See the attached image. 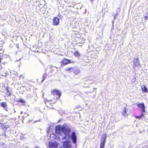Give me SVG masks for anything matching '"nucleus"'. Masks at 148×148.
Returning a JSON list of instances; mask_svg holds the SVG:
<instances>
[{
	"label": "nucleus",
	"instance_id": "nucleus-8",
	"mask_svg": "<svg viewBox=\"0 0 148 148\" xmlns=\"http://www.w3.org/2000/svg\"><path fill=\"white\" fill-rule=\"evenodd\" d=\"M49 148H58V145L56 142H50L49 143Z\"/></svg>",
	"mask_w": 148,
	"mask_h": 148
},
{
	"label": "nucleus",
	"instance_id": "nucleus-6",
	"mask_svg": "<svg viewBox=\"0 0 148 148\" xmlns=\"http://www.w3.org/2000/svg\"><path fill=\"white\" fill-rule=\"evenodd\" d=\"M65 135H68L69 136V134L71 133V130L69 127H66L65 126H63L62 131Z\"/></svg>",
	"mask_w": 148,
	"mask_h": 148
},
{
	"label": "nucleus",
	"instance_id": "nucleus-19",
	"mask_svg": "<svg viewBox=\"0 0 148 148\" xmlns=\"http://www.w3.org/2000/svg\"><path fill=\"white\" fill-rule=\"evenodd\" d=\"M17 102H20V103H25V102L24 100L23 99H19L17 101Z\"/></svg>",
	"mask_w": 148,
	"mask_h": 148
},
{
	"label": "nucleus",
	"instance_id": "nucleus-14",
	"mask_svg": "<svg viewBox=\"0 0 148 148\" xmlns=\"http://www.w3.org/2000/svg\"><path fill=\"white\" fill-rule=\"evenodd\" d=\"M141 89L142 91L146 93H148V90L146 86L145 85H143L141 86Z\"/></svg>",
	"mask_w": 148,
	"mask_h": 148
},
{
	"label": "nucleus",
	"instance_id": "nucleus-28",
	"mask_svg": "<svg viewBox=\"0 0 148 148\" xmlns=\"http://www.w3.org/2000/svg\"><path fill=\"white\" fill-rule=\"evenodd\" d=\"M90 1L91 2H93L94 1V0H90Z\"/></svg>",
	"mask_w": 148,
	"mask_h": 148
},
{
	"label": "nucleus",
	"instance_id": "nucleus-16",
	"mask_svg": "<svg viewBox=\"0 0 148 148\" xmlns=\"http://www.w3.org/2000/svg\"><path fill=\"white\" fill-rule=\"evenodd\" d=\"M90 57L92 58L96 59L97 57V56L96 52L92 51L90 54Z\"/></svg>",
	"mask_w": 148,
	"mask_h": 148
},
{
	"label": "nucleus",
	"instance_id": "nucleus-24",
	"mask_svg": "<svg viewBox=\"0 0 148 148\" xmlns=\"http://www.w3.org/2000/svg\"><path fill=\"white\" fill-rule=\"evenodd\" d=\"M3 59V56H0V66H1V60Z\"/></svg>",
	"mask_w": 148,
	"mask_h": 148
},
{
	"label": "nucleus",
	"instance_id": "nucleus-12",
	"mask_svg": "<svg viewBox=\"0 0 148 148\" xmlns=\"http://www.w3.org/2000/svg\"><path fill=\"white\" fill-rule=\"evenodd\" d=\"M133 62V64L134 66H138L139 64V61L138 58L134 59Z\"/></svg>",
	"mask_w": 148,
	"mask_h": 148
},
{
	"label": "nucleus",
	"instance_id": "nucleus-18",
	"mask_svg": "<svg viewBox=\"0 0 148 148\" xmlns=\"http://www.w3.org/2000/svg\"><path fill=\"white\" fill-rule=\"evenodd\" d=\"M74 56L77 57H79L80 56V54L78 51H77L74 52L73 54Z\"/></svg>",
	"mask_w": 148,
	"mask_h": 148
},
{
	"label": "nucleus",
	"instance_id": "nucleus-17",
	"mask_svg": "<svg viewBox=\"0 0 148 148\" xmlns=\"http://www.w3.org/2000/svg\"><path fill=\"white\" fill-rule=\"evenodd\" d=\"M0 106L3 108H7L6 103L5 102H2L0 103Z\"/></svg>",
	"mask_w": 148,
	"mask_h": 148
},
{
	"label": "nucleus",
	"instance_id": "nucleus-7",
	"mask_svg": "<svg viewBox=\"0 0 148 148\" xmlns=\"http://www.w3.org/2000/svg\"><path fill=\"white\" fill-rule=\"evenodd\" d=\"M59 18L55 17L53 18V25L54 26H57L59 24Z\"/></svg>",
	"mask_w": 148,
	"mask_h": 148
},
{
	"label": "nucleus",
	"instance_id": "nucleus-29",
	"mask_svg": "<svg viewBox=\"0 0 148 148\" xmlns=\"http://www.w3.org/2000/svg\"><path fill=\"white\" fill-rule=\"evenodd\" d=\"M17 47L18 48L19 47H18V46H17Z\"/></svg>",
	"mask_w": 148,
	"mask_h": 148
},
{
	"label": "nucleus",
	"instance_id": "nucleus-22",
	"mask_svg": "<svg viewBox=\"0 0 148 148\" xmlns=\"http://www.w3.org/2000/svg\"><path fill=\"white\" fill-rule=\"evenodd\" d=\"M143 115V114H142L141 115H139L138 116H136L135 117L136 119L137 118H139L140 119L141 117Z\"/></svg>",
	"mask_w": 148,
	"mask_h": 148
},
{
	"label": "nucleus",
	"instance_id": "nucleus-15",
	"mask_svg": "<svg viewBox=\"0 0 148 148\" xmlns=\"http://www.w3.org/2000/svg\"><path fill=\"white\" fill-rule=\"evenodd\" d=\"M9 87L8 86L5 87V89L7 90V92L6 93V97H9L11 95V94L9 90Z\"/></svg>",
	"mask_w": 148,
	"mask_h": 148
},
{
	"label": "nucleus",
	"instance_id": "nucleus-26",
	"mask_svg": "<svg viewBox=\"0 0 148 148\" xmlns=\"http://www.w3.org/2000/svg\"><path fill=\"white\" fill-rule=\"evenodd\" d=\"M43 79H42V80H44L45 78V76H43Z\"/></svg>",
	"mask_w": 148,
	"mask_h": 148
},
{
	"label": "nucleus",
	"instance_id": "nucleus-3",
	"mask_svg": "<svg viewBox=\"0 0 148 148\" xmlns=\"http://www.w3.org/2000/svg\"><path fill=\"white\" fill-rule=\"evenodd\" d=\"M106 134L103 135L101 138V141L100 143L99 148H104L106 142Z\"/></svg>",
	"mask_w": 148,
	"mask_h": 148
},
{
	"label": "nucleus",
	"instance_id": "nucleus-23",
	"mask_svg": "<svg viewBox=\"0 0 148 148\" xmlns=\"http://www.w3.org/2000/svg\"><path fill=\"white\" fill-rule=\"evenodd\" d=\"M26 86H30V87H32V86L31 85V84L29 83H26Z\"/></svg>",
	"mask_w": 148,
	"mask_h": 148
},
{
	"label": "nucleus",
	"instance_id": "nucleus-27",
	"mask_svg": "<svg viewBox=\"0 0 148 148\" xmlns=\"http://www.w3.org/2000/svg\"><path fill=\"white\" fill-rule=\"evenodd\" d=\"M66 138V136H64V137L62 139H65Z\"/></svg>",
	"mask_w": 148,
	"mask_h": 148
},
{
	"label": "nucleus",
	"instance_id": "nucleus-21",
	"mask_svg": "<svg viewBox=\"0 0 148 148\" xmlns=\"http://www.w3.org/2000/svg\"><path fill=\"white\" fill-rule=\"evenodd\" d=\"M80 72V71L78 69H77L75 70L73 72V73L75 75H77Z\"/></svg>",
	"mask_w": 148,
	"mask_h": 148
},
{
	"label": "nucleus",
	"instance_id": "nucleus-1",
	"mask_svg": "<svg viewBox=\"0 0 148 148\" xmlns=\"http://www.w3.org/2000/svg\"><path fill=\"white\" fill-rule=\"evenodd\" d=\"M74 62V61H71L70 60L64 58L60 62L61 64L60 67L62 68L66 65L71 63H73Z\"/></svg>",
	"mask_w": 148,
	"mask_h": 148
},
{
	"label": "nucleus",
	"instance_id": "nucleus-4",
	"mask_svg": "<svg viewBox=\"0 0 148 148\" xmlns=\"http://www.w3.org/2000/svg\"><path fill=\"white\" fill-rule=\"evenodd\" d=\"M55 102H56L55 101H53L52 100H48L47 99L45 100V102L46 105L47 107L49 108H51L52 109L53 108V107H52L53 106V105L54 104Z\"/></svg>",
	"mask_w": 148,
	"mask_h": 148
},
{
	"label": "nucleus",
	"instance_id": "nucleus-30",
	"mask_svg": "<svg viewBox=\"0 0 148 148\" xmlns=\"http://www.w3.org/2000/svg\"><path fill=\"white\" fill-rule=\"evenodd\" d=\"M0 124H1V125H2V123H0Z\"/></svg>",
	"mask_w": 148,
	"mask_h": 148
},
{
	"label": "nucleus",
	"instance_id": "nucleus-20",
	"mask_svg": "<svg viewBox=\"0 0 148 148\" xmlns=\"http://www.w3.org/2000/svg\"><path fill=\"white\" fill-rule=\"evenodd\" d=\"M73 69V68L72 67H68L66 69H65V71H72V69Z\"/></svg>",
	"mask_w": 148,
	"mask_h": 148
},
{
	"label": "nucleus",
	"instance_id": "nucleus-10",
	"mask_svg": "<svg viewBox=\"0 0 148 148\" xmlns=\"http://www.w3.org/2000/svg\"><path fill=\"white\" fill-rule=\"evenodd\" d=\"M71 136L73 143L75 144L77 142V137L75 132H72Z\"/></svg>",
	"mask_w": 148,
	"mask_h": 148
},
{
	"label": "nucleus",
	"instance_id": "nucleus-25",
	"mask_svg": "<svg viewBox=\"0 0 148 148\" xmlns=\"http://www.w3.org/2000/svg\"><path fill=\"white\" fill-rule=\"evenodd\" d=\"M144 18L145 19H146V20L148 19V15H147V16H144Z\"/></svg>",
	"mask_w": 148,
	"mask_h": 148
},
{
	"label": "nucleus",
	"instance_id": "nucleus-13",
	"mask_svg": "<svg viewBox=\"0 0 148 148\" xmlns=\"http://www.w3.org/2000/svg\"><path fill=\"white\" fill-rule=\"evenodd\" d=\"M69 141L68 140L64 141L63 142V146L65 148H68L69 146Z\"/></svg>",
	"mask_w": 148,
	"mask_h": 148
},
{
	"label": "nucleus",
	"instance_id": "nucleus-5",
	"mask_svg": "<svg viewBox=\"0 0 148 148\" xmlns=\"http://www.w3.org/2000/svg\"><path fill=\"white\" fill-rule=\"evenodd\" d=\"M63 126L60 125H58L55 127V132L56 134H61L62 131Z\"/></svg>",
	"mask_w": 148,
	"mask_h": 148
},
{
	"label": "nucleus",
	"instance_id": "nucleus-2",
	"mask_svg": "<svg viewBox=\"0 0 148 148\" xmlns=\"http://www.w3.org/2000/svg\"><path fill=\"white\" fill-rule=\"evenodd\" d=\"M51 94L55 96H57L58 99H59L61 95L60 91L57 89H55L51 91Z\"/></svg>",
	"mask_w": 148,
	"mask_h": 148
},
{
	"label": "nucleus",
	"instance_id": "nucleus-9",
	"mask_svg": "<svg viewBox=\"0 0 148 148\" xmlns=\"http://www.w3.org/2000/svg\"><path fill=\"white\" fill-rule=\"evenodd\" d=\"M137 106L139 108L141 109L143 112H145V106L143 103H138L137 104Z\"/></svg>",
	"mask_w": 148,
	"mask_h": 148
},
{
	"label": "nucleus",
	"instance_id": "nucleus-11",
	"mask_svg": "<svg viewBox=\"0 0 148 148\" xmlns=\"http://www.w3.org/2000/svg\"><path fill=\"white\" fill-rule=\"evenodd\" d=\"M127 109L126 108H124L121 112L122 115L124 116H127L128 115L127 114Z\"/></svg>",
	"mask_w": 148,
	"mask_h": 148
}]
</instances>
